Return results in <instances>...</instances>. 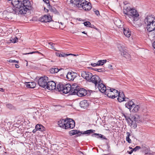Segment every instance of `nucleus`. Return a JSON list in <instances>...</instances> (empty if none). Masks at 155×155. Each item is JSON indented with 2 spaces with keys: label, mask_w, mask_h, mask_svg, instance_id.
<instances>
[{
  "label": "nucleus",
  "mask_w": 155,
  "mask_h": 155,
  "mask_svg": "<svg viewBox=\"0 0 155 155\" xmlns=\"http://www.w3.org/2000/svg\"><path fill=\"white\" fill-rule=\"evenodd\" d=\"M124 13L127 20H137L138 19L139 14L137 11L134 9H131L130 7H127L126 5L124 6Z\"/></svg>",
  "instance_id": "nucleus-1"
},
{
  "label": "nucleus",
  "mask_w": 155,
  "mask_h": 155,
  "mask_svg": "<svg viewBox=\"0 0 155 155\" xmlns=\"http://www.w3.org/2000/svg\"><path fill=\"white\" fill-rule=\"evenodd\" d=\"M107 93L105 95L112 99H114L117 97L116 93H118V91L116 89L113 88H110L108 87L107 89Z\"/></svg>",
  "instance_id": "nucleus-2"
},
{
  "label": "nucleus",
  "mask_w": 155,
  "mask_h": 155,
  "mask_svg": "<svg viewBox=\"0 0 155 155\" xmlns=\"http://www.w3.org/2000/svg\"><path fill=\"white\" fill-rule=\"evenodd\" d=\"M48 78L46 76L40 78L38 81V84L40 87L46 88L48 84Z\"/></svg>",
  "instance_id": "nucleus-3"
},
{
  "label": "nucleus",
  "mask_w": 155,
  "mask_h": 155,
  "mask_svg": "<svg viewBox=\"0 0 155 155\" xmlns=\"http://www.w3.org/2000/svg\"><path fill=\"white\" fill-rule=\"evenodd\" d=\"M30 9L27 7H24L21 5L18 8H15L14 11L16 14H26L27 12Z\"/></svg>",
  "instance_id": "nucleus-4"
},
{
  "label": "nucleus",
  "mask_w": 155,
  "mask_h": 155,
  "mask_svg": "<svg viewBox=\"0 0 155 155\" xmlns=\"http://www.w3.org/2000/svg\"><path fill=\"white\" fill-rule=\"evenodd\" d=\"M65 125V129H72L75 127V123L74 121L71 119H66Z\"/></svg>",
  "instance_id": "nucleus-5"
},
{
  "label": "nucleus",
  "mask_w": 155,
  "mask_h": 155,
  "mask_svg": "<svg viewBox=\"0 0 155 155\" xmlns=\"http://www.w3.org/2000/svg\"><path fill=\"white\" fill-rule=\"evenodd\" d=\"M86 0H71V3L73 4L77 7L81 8L82 5L86 2Z\"/></svg>",
  "instance_id": "nucleus-6"
},
{
  "label": "nucleus",
  "mask_w": 155,
  "mask_h": 155,
  "mask_svg": "<svg viewBox=\"0 0 155 155\" xmlns=\"http://www.w3.org/2000/svg\"><path fill=\"white\" fill-rule=\"evenodd\" d=\"M89 81L92 82L94 83L95 86H96L98 84H100L101 82V81L98 76L96 75H92L91 79H90Z\"/></svg>",
  "instance_id": "nucleus-7"
},
{
  "label": "nucleus",
  "mask_w": 155,
  "mask_h": 155,
  "mask_svg": "<svg viewBox=\"0 0 155 155\" xmlns=\"http://www.w3.org/2000/svg\"><path fill=\"white\" fill-rule=\"evenodd\" d=\"M74 92L75 93V95L76 94L80 97L84 96L87 94L86 90L84 88H81L79 89L78 88L77 91H76V92L75 91Z\"/></svg>",
  "instance_id": "nucleus-8"
},
{
  "label": "nucleus",
  "mask_w": 155,
  "mask_h": 155,
  "mask_svg": "<svg viewBox=\"0 0 155 155\" xmlns=\"http://www.w3.org/2000/svg\"><path fill=\"white\" fill-rule=\"evenodd\" d=\"M92 74L90 72L86 71H83L81 72V76L86 80L89 81L91 79Z\"/></svg>",
  "instance_id": "nucleus-9"
},
{
  "label": "nucleus",
  "mask_w": 155,
  "mask_h": 155,
  "mask_svg": "<svg viewBox=\"0 0 155 155\" xmlns=\"http://www.w3.org/2000/svg\"><path fill=\"white\" fill-rule=\"evenodd\" d=\"M155 17L153 15H147L144 19L145 23L147 25L153 22Z\"/></svg>",
  "instance_id": "nucleus-10"
},
{
  "label": "nucleus",
  "mask_w": 155,
  "mask_h": 155,
  "mask_svg": "<svg viewBox=\"0 0 155 155\" xmlns=\"http://www.w3.org/2000/svg\"><path fill=\"white\" fill-rule=\"evenodd\" d=\"M56 88V83L52 81H48L46 88L49 90H53Z\"/></svg>",
  "instance_id": "nucleus-11"
},
{
  "label": "nucleus",
  "mask_w": 155,
  "mask_h": 155,
  "mask_svg": "<svg viewBox=\"0 0 155 155\" xmlns=\"http://www.w3.org/2000/svg\"><path fill=\"white\" fill-rule=\"evenodd\" d=\"M116 95L117 97L118 96V97L117 98V100L119 102H121L124 101H126L125 100L126 98L125 97L124 94L123 92H118V93H117Z\"/></svg>",
  "instance_id": "nucleus-12"
},
{
  "label": "nucleus",
  "mask_w": 155,
  "mask_h": 155,
  "mask_svg": "<svg viewBox=\"0 0 155 155\" xmlns=\"http://www.w3.org/2000/svg\"><path fill=\"white\" fill-rule=\"evenodd\" d=\"M97 84L98 87L101 93H104L106 94L107 93L106 91L107 88H106L105 86L101 82L100 84Z\"/></svg>",
  "instance_id": "nucleus-13"
},
{
  "label": "nucleus",
  "mask_w": 155,
  "mask_h": 155,
  "mask_svg": "<svg viewBox=\"0 0 155 155\" xmlns=\"http://www.w3.org/2000/svg\"><path fill=\"white\" fill-rule=\"evenodd\" d=\"M91 3L88 1H86L84 4H83L81 7L83 10L86 11L90 10L91 8Z\"/></svg>",
  "instance_id": "nucleus-14"
},
{
  "label": "nucleus",
  "mask_w": 155,
  "mask_h": 155,
  "mask_svg": "<svg viewBox=\"0 0 155 155\" xmlns=\"http://www.w3.org/2000/svg\"><path fill=\"white\" fill-rule=\"evenodd\" d=\"M52 20L51 16L50 15H44L40 19V21L45 22H49Z\"/></svg>",
  "instance_id": "nucleus-15"
},
{
  "label": "nucleus",
  "mask_w": 155,
  "mask_h": 155,
  "mask_svg": "<svg viewBox=\"0 0 155 155\" xmlns=\"http://www.w3.org/2000/svg\"><path fill=\"white\" fill-rule=\"evenodd\" d=\"M76 76V73L74 72H69L67 74L66 78L69 81H73Z\"/></svg>",
  "instance_id": "nucleus-16"
},
{
  "label": "nucleus",
  "mask_w": 155,
  "mask_h": 155,
  "mask_svg": "<svg viewBox=\"0 0 155 155\" xmlns=\"http://www.w3.org/2000/svg\"><path fill=\"white\" fill-rule=\"evenodd\" d=\"M71 85L70 84H67L64 86L63 89L62 91L64 93L66 94L69 93L71 94Z\"/></svg>",
  "instance_id": "nucleus-17"
},
{
  "label": "nucleus",
  "mask_w": 155,
  "mask_h": 155,
  "mask_svg": "<svg viewBox=\"0 0 155 155\" xmlns=\"http://www.w3.org/2000/svg\"><path fill=\"white\" fill-rule=\"evenodd\" d=\"M135 103L132 101H129L125 104V107L130 110L133 108L134 106Z\"/></svg>",
  "instance_id": "nucleus-18"
},
{
  "label": "nucleus",
  "mask_w": 155,
  "mask_h": 155,
  "mask_svg": "<svg viewBox=\"0 0 155 155\" xmlns=\"http://www.w3.org/2000/svg\"><path fill=\"white\" fill-rule=\"evenodd\" d=\"M22 5L24 7H27L30 10L31 8V5L29 0H23Z\"/></svg>",
  "instance_id": "nucleus-19"
},
{
  "label": "nucleus",
  "mask_w": 155,
  "mask_h": 155,
  "mask_svg": "<svg viewBox=\"0 0 155 155\" xmlns=\"http://www.w3.org/2000/svg\"><path fill=\"white\" fill-rule=\"evenodd\" d=\"M12 1V3L14 6L15 7V8H18L19 6L22 5L21 2L19 0H11Z\"/></svg>",
  "instance_id": "nucleus-20"
},
{
  "label": "nucleus",
  "mask_w": 155,
  "mask_h": 155,
  "mask_svg": "<svg viewBox=\"0 0 155 155\" xmlns=\"http://www.w3.org/2000/svg\"><path fill=\"white\" fill-rule=\"evenodd\" d=\"M153 22L147 24L146 28L147 31L149 32L152 31L155 29V25Z\"/></svg>",
  "instance_id": "nucleus-21"
},
{
  "label": "nucleus",
  "mask_w": 155,
  "mask_h": 155,
  "mask_svg": "<svg viewBox=\"0 0 155 155\" xmlns=\"http://www.w3.org/2000/svg\"><path fill=\"white\" fill-rule=\"evenodd\" d=\"M141 151L145 153V154H148V151H149L150 148L147 147L145 144H143L141 146Z\"/></svg>",
  "instance_id": "nucleus-22"
},
{
  "label": "nucleus",
  "mask_w": 155,
  "mask_h": 155,
  "mask_svg": "<svg viewBox=\"0 0 155 155\" xmlns=\"http://www.w3.org/2000/svg\"><path fill=\"white\" fill-rule=\"evenodd\" d=\"M71 94L75 95V93L74 92L75 91L76 92V91H77L78 88L77 84H74L71 85Z\"/></svg>",
  "instance_id": "nucleus-23"
},
{
  "label": "nucleus",
  "mask_w": 155,
  "mask_h": 155,
  "mask_svg": "<svg viewBox=\"0 0 155 155\" xmlns=\"http://www.w3.org/2000/svg\"><path fill=\"white\" fill-rule=\"evenodd\" d=\"M80 105L81 107L85 108L88 106L89 103L87 100H84L80 102Z\"/></svg>",
  "instance_id": "nucleus-24"
},
{
  "label": "nucleus",
  "mask_w": 155,
  "mask_h": 155,
  "mask_svg": "<svg viewBox=\"0 0 155 155\" xmlns=\"http://www.w3.org/2000/svg\"><path fill=\"white\" fill-rule=\"evenodd\" d=\"M25 84L28 88H34L36 86V83L34 82H25Z\"/></svg>",
  "instance_id": "nucleus-25"
},
{
  "label": "nucleus",
  "mask_w": 155,
  "mask_h": 155,
  "mask_svg": "<svg viewBox=\"0 0 155 155\" xmlns=\"http://www.w3.org/2000/svg\"><path fill=\"white\" fill-rule=\"evenodd\" d=\"M123 32L124 35L127 37H129L131 34V32L129 28H124Z\"/></svg>",
  "instance_id": "nucleus-26"
},
{
  "label": "nucleus",
  "mask_w": 155,
  "mask_h": 155,
  "mask_svg": "<svg viewBox=\"0 0 155 155\" xmlns=\"http://www.w3.org/2000/svg\"><path fill=\"white\" fill-rule=\"evenodd\" d=\"M121 54L122 55L125 57L129 61H130L131 60L130 55L125 51H124L122 52H121Z\"/></svg>",
  "instance_id": "nucleus-27"
},
{
  "label": "nucleus",
  "mask_w": 155,
  "mask_h": 155,
  "mask_svg": "<svg viewBox=\"0 0 155 155\" xmlns=\"http://www.w3.org/2000/svg\"><path fill=\"white\" fill-rule=\"evenodd\" d=\"M65 122L66 121L65 119H62L58 121V124L60 127L63 128H64Z\"/></svg>",
  "instance_id": "nucleus-28"
},
{
  "label": "nucleus",
  "mask_w": 155,
  "mask_h": 155,
  "mask_svg": "<svg viewBox=\"0 0 155 155\" xmlns=\"http://www.w3.org/2000/svg\"><path fill=\"white\" fill-rule=\"evenodd\" d=\"M134 24V26L136 27H140L141 26L142 24L141 23V20H139V19L137 20H132Z\"/></svg>",
  "instance_id": "nucleus-29"
},
{
  "label": "nucleus",
  "mask_w": 155,
  "mask_h": 155,
  "mask_svg": "<svg viewBox=\"0 0 155 155\" xmlns=\"http://www.w3.org/2000/svg\"><path fill=\"white\" fill-rule=\"evenodd\" d=\"M138 117V115L136 114L133 115L130 118V119L132 122V124L131 125H132V124L134 122L136 123V121L138 120V118H137Z\"/></svg>",
  "instance_id": "nucleus-30"
},
{
  "label": "nucleus",
  "mask_w": 155,
  "mask_h": 155,
  "mask_svg": "<svg viewBox=\"0 0 155 155\" xmlns=\"http://www.w3.org/2000/svg\"><path fill=\"white\" fill-rule=\"evenodd\" d=\"M64 85L62 83H59L57 85L56 89L59 91H62Z\"/></svg>",
  "instance_id": "nucleus-31"
},
{
  "label": "nucleus",
  "mask_w": 155,
  "mask_h": 155,
  "mask_svg": "<svg viewBox=\"0 0 155 155\" xmlns=\"http://www.w3.org/2000/svg\"><path fill=\"white\" fill-rule=\"evenodd\" d=\"M114 23L117 26H120L121 25V21L118 18H116L114 19Z\"/></svg>",
  "instance_id": "nucleus-32"
},
{
  "label": "nucleus",
  "mask_w": 155,
  "mask_h": 155,
  "mask_svg": "<svg viewBox=\"0 0 155 155\" xmlns=\"http://www.w3.org/2000/svg\"><path fill=\"white\" fill-rule=\"evenodd\" d=\"M35 128L36 130L40 131H43L44 130L45 128L42 125L38 124L36 125Z\"/></svg>",
  "instance_id": "nucleus-33"
},
{
  "label": "nucleus",
  "mask_w": 155,
  "mask_h": 155,
  "mask_svg": "<svg viewBox=\"0 0 155 155\" xmlns=\"http://www.w3.org/2000/svg\"><path fill=\"white\" fill-rule=\"evenodd\" d=\"M80 133V132L78 131L77 130H72L69 132V134L71 136L73 135L77 134H78V136H80L81 135L80 134H79Z\"/></svg>",
  "instance_id": "nucleus-34"
},
{
  "label": "nucleus",
  "mask_w": 155,
  "mask_h": 155,
  "mask_svg": "<svg viewBox=\"0 0 155 155\" xmlns=\"http://www.w3.org/2000/svg\"><path fill=\"white\" fill-rule=\"evenodd\" d=\"M95 130H89L85 131H84V132L83 133L80 134V135L81 134H87L88 135H89L91 133H94L95 132Z\"/></svg>",
  "instance_id": "nucleus-35"
},
{
  "label": "nucleus",
  "mask_w": 155,
  "mask_h": 155,
  "mask_svg": "<svg viewBox=\"0 0 155 155\" xmlns=\"http://www.w3.org/2000/svg\"><path fill=\"white\" fill-rule=\"evenodd\" d=\"M140 106L137 105H135L134 104V107H133V109L132 110V111L133 112H137L139 109H140Z\"/></svg>",
  "instance_id": "nucleus-36"
},
{
  "label": "nucleus",
  "mask_w": 155,
  "mask_h": 155,
  "mask_svg": "<svg viewBox=\"0 0 155 155\" xmlns=\"http://www.w3.org/2000/svg\"><path fill=\"white\" fill-rule=\"evenodd\" d=\"M127 137L126 138V141L129 143H130L131 142V140L130 138V133L128 132L126 133Z\"/></svg>",
  "instance_id": "nucleus-37"
},
{
  "label": "nucleus",
  "mask_w": 155,
  "mask_h": 155,
  "mask_svg": "<svg viewBox=\"0 0 155 155\" xmlns=\"http://www.w3.org/2000/svg\"><path fill=\"white\" fill-rule=\"evenodd\" d=\"M106 62V60H99L97 62V64L98 66L102 65L104 63H105Z\"/></svg>",
  "instance_id": "nucleus-38"
},
{
  "label": "nucleus",
  "mask_w": 155,
  "mask_h": 155,
  "mask_svg": "<svg viewBox=\"0 0 155 155\" xmlns=\"http://www.w3.org/2000/svg\"><path fill=\"white\" fill-rule=\"evenodd\" d=\"M48 8H49V10L52 12H53L55 13L56 12H57V11L56 9L52 7L50 4H49L48 5Z\"/></svg>",
  "instance_id": "nucleus-39"
},
{
  "label": "nucleus",
  "mask_w": 155,
  "mask_h": 155,
  "mask_svg": "<svg viewBox=\"0 0 155 155\" xmlns=\"http://www.w3.org/2000/svg\"><path fill=\"white\" fill-rule=\"evenodd\" d=\"M18 38L16 36L12 37L11 38L10 41L12 43H15L18 41Z\"/></svg>",
  "instance_id": "nucleus-40"
},
{
  "label": "nucleus",
  "mask_w": 155,
  "mask_h": 155,
  "mask_svg": "<svg viewBox=\"0 0 155 155\" xmlns=\"http://www.w3.org/2000/svg\"><path fill=\"white\" fill-rule=\"evenodd\" d=\"M117 48L119 51L121 53L124 51H125L124 48H123V47L120 44L118 45Z\"/></svg>",
  "instance_id": "nucleus-41"
},
{
  "label": "nucleus",
  "mask_w": 155,
  "mask_h": 155,
  "mask_svg": "<svg viewBox=\"0 0 155 155\" xmlns=\"http://www.w3.org/2000/svg\"><path fill=\"white\" fill-rule=\"evenodd\" d=\"M48 47L50 48L51 49H53L55 50V51H57L56 50L55 48H54V43L50 42L48 43Z\"/></svg>",
  "instance_id": "nucleus-42"
},
{
  "label": "nucleus",
  "mask_w": 155,
  "mask_h": 155,
  "mask_svg": "<svg viewBox=\"0 0 155 155\" xmlns=\"http://www.w3.org/2000/svg\"><path fill=\"white\" fill-rule=\"evenodd\" d=\"M6 107L9 109H14V107L11 104H8L6 105Z\"/></svg>",
  "instance_id": "nucleus-43"
},
{
  "label": "nucleus",
  "mask_w": 155,
  "mask_h": 155,
  "mask_svg": "<svg viewBox=\"0 0 155 155\" xmlns=\"http://www.w3.org/2000/svg\"><path fill=\"white\" fill-rule=\"evenodd\" d=\"M83 24H84V25L87 27H92V26H91L90 25H91V24L90 22L89 21H86L85 22L83 23Z\"/></svg>",
  "instance_id": "nucleus-44"
},
{
  "label": "nucleus",
  "mask_w": 155,
  "mask_h": 155,
  "mask_svg": "<svg viewBox=\"0 0 155 155\" xmlns=\"http://www.w3.org/2000/svg\"><path fill=\"white\" fill-rule=\"evenodd\" d=\"M70 55H72V54H66L64 53H62L61 54L60 57H65Z\"/></svg>",
  "instance_id": "nucleus-45"
},
{
  "label": "nucleus",
  "mask_w": 155,
  "mask_h": 155,
  "mask_svg": "<svg viewBox=\"0 0 155 155\" xmlns=\"http://www.w3.org/2000/svg\"><path fill=\"white\" fill-rule=\"evenodd\" d=\"M7 61L12 63H15L16 64H18V61L15 60H13L12 59H9Z\"/></svg>",
  "instance_id": "nucleus-46"
},
{
  "label": "nucleus",
  "mask_w": 155,
  "mask_h": 155,
  "mask_svg": "<svg viewBox=\"0 0 155 155\" xmlns=\"http://www.w3.org/2000/svg\"><path fill=\"white\" fill-rule=\"evenodd\" d=\"M91 136L93 137H96L97 138H99V134L94 133L92 134Z\"/></svg>",
  "instance_id": "nucleus-47"
},
{
  "label": "nucleus",
  "mask_w": 155,
  "mask_h": 155,
  "mask_svg": "<svg viewBox=\"0 0 155 155\" xmlns=\"http://www.w3.org/2000/svg\"><path fill=\"white\" fill-rule=\"evenodd\" d=\"M140 149V146H136L133 149V150H134V151L136 152L137 150H139Z\"/></svg>",
  "instance_id": "nucleus-48"
},
{
  "label": "nucleus",
  "mask_w": 155,
  "mask_h": 155,
  "mask_svg": "<svg viewBox=\"0 0 155 155\" xmlns=\"http://www.w3.org/2000/svg\"><path fill=\"white\" fill-rule=\"evenodd\" d=\"M53 68L54 70V71L55 73H57L60 70H61L62 69V68L60 69H59L58 68Z\"/></svg>",
  "instance_id": "nucleus-49"
},
{
  "label": "nucleus",
  "mask_w": 155,
  "mask_h": 155,
  "mask_svg": "<svg viewBox=\"0 0 155 155\" xmlns=\"http://www.w3.org/2000/svg\"><path fill=\"white\" fill-rule=\"evenodd\" d=\"M11 14L10 13H8L7 16H6V18H7L8 19H11V18H11V17H10Z\"/></svg>",
  "instance_id": "nucleus-50"
},
{
  "label": "nucleus",
  "mask_w": 155,
  "mask_h": 155,
  "mask_svg": "<svg viewBox=\"0 0 155 155\" xmlns=\"http://www.w3.org/2000/svg\"><path fill=\"white\" fill-rule=\"evenodd\" d=\"M91 65L93 67H95V66H98V65L97 64V63H91Z\"/></svg>",
  "instance_id": "nucleus-51"
},
{
  "label": "nucleus",
  "mask_w": 155,
  "mask_h": 155,
  "mask_svg": "<svg viewBox=\"0 0 155 155\" xmlns=\"http://www.w3.org/2000/svg\"><path fill=\"white\" fill-rule=\"evenodd\" d=\"M104 70L103 68H99L97 70V71L99 72H104Z\"/></svg>",
  "instance_id": "nucleus-52"
},
{
  "label": "nucleus",
  "mask_w": 155,
  "mask_h": 155,
  "mask_svg": "<svg viewBox=\"0 0 155 155\" xmlns=\"http://www.w3.org/2000/svg\"><path fill=\"white\" fill-rule=\"evenodd\" d=\"M43 1L45 2L48 5L49 4H50L49 1V0H43Z\"/></svg>",
  "instance_id": "nucleus-53"
},
{
  "label": "nucleus",
  "mask_w": 155,
  "mask_h": 155,
  "mask_svg": "<svg viewBox=\"0 0 155 155\" xmlns=\"http://www.w3.org/2000/svg\"><path fill=\"white\" fill-rule=\"evenodd\" d=\"M148 152V154H149L150 155H154L155 153V152H153L152 151H150V150Z\"/></svg>",
  "instance_id": "nucleus-54"
},
{
  "label": "nucleus",
  "mask_w": 155,
  "mask_h": 155,
  "mask_svg": "<svg viewBox=\"0 0 155 155\" xmlns=\"http://www.w3.org/2000/svg\"><path fill=\"white\" fill-rule=\"evenodd\" d=\"M95 14L98 16L100 15L99 12L98 10L94 11Z\"/></svg>",
  "instance_id": "nucleus-55"
},
{
  "label": "nucleus",
  "mask_w": 155,
  "mask_h": 155,
  "mask_svg": "<svg viewBox=\"0 0 155 155\" xmlns=\"http://www.w3.org/2000/svg\"><path fill=\"white\" fill-rule=\"evenodd\" d=\"M50 72L52 74L55 73L54 71V70L53 68H52L51 69H50Z\"/></svg>",
  "instance_id": "nucleus-56"
},
{
  "label": "nucleus",
  "mask_w": 155,
  "mask_h": 155,
  "mask_svg": "<svg viewBox=\"0 0 155 155\" xmlns=\"http://www.w3.org/2000/svg\"><path fill=\"white\" fill-rule=\"evenodd\" d=\"M55 54L57 56L59 57H60L61 53H60L58 52H56L55 53Z\"/></svg>",
  "instance_id": "nucleus-57"
},
{
  "label": "nucleus",
  "mask_w": 155,
  "mask_h": 155,
  "mask_svg": "<svg viewBox=\"0 0 155 155\" xmlns=\"http://www.w3.org/2000/svg\"><path fill=\"white\" fill-rule=\"evenodd\" d=\"M133 151H134V150H133V149H132V150H131L130 151H127V153H128L129 154H130L133 153Z\"/></svg>",
  "instance_id": "nucleus-58"
},
{
  "label": "nucleus",
  "mask_w": 155,
  "mask_h": 155,
  "mask_svg": "<svg viewBox=\"0 0 155 155\" xmlns=\"http://www.w3.org/2000/svg\"><path fill=\"white\" fill-rule=\"evenodd\" d=\"M44 10L46 12H48V10L45 7H44Z\"/></svg>",
  "instance_id": "nucleus-59"
},
{
  "label": "nucleus",
  "mask_w": 155,
  "mask_h": 155,
  "mask_svg": "<svg viewBox=\"0 0 155 155\" xmlns=\"http://www.w3.org/2000/svg\"><path fill=\"white\" fill-rule=\"evenodd\" d=\"M15 66L16 68H18L19 67V66L18 64H15Z\"/></svg>",
  "instance_id": "nucleus-60"
},
{
  "label": "nucleus",
  "mask_w": 155,
  "mask_h": 155,
  "mask_svg": "<svg viewBox=\"0 0 155 155\" xmlns=\"http://www.w3.org/2000/svg\"><path fill=\"white\" fill-rule=\"evenodd\" d=\"M112 66L111 65H109L108 67V68L110 69H112Z\"/></svg>",
  "instance_id": "nucleus-61"
},
{
  "label": "nucleus",
  "mask_w": 155,
  "mask_h": 155,
  "mask_svg": "<svg viewBox=\"0 0 155 155\" xmlns=\"http://www.w3.org/2000/svg\"><path fill=\"white\" fill-rule=\"evenodd\" d=\"M99 138H102L103 137V135L102 134H99Z\"/></svg>",
  "instance_id": "nucleus-62"
},
{
  "label": "nucleus",
  "mask_w": 155,
  "mask_h": 155,
  "mask_svg": "<svg viewBox=\"0 0 155 155\" xmlns=\"http://www.w3.org/2000/svg\"><path fill=\"white\" fill-rule=\"evenodd\" d=\"M36 130V129L35 128V129H34V130H33L32 131V132L33 133H35V132H36V130Z\"/></svg>",
  "instance_id": "nucleus-63"
},
{
  "label": "nucleus",
  "mask_w": 155,
  "mask_h": 155,
  "mask_svg": "<svg viewBox=\"0 0 155 155\" xmlns=\"http://www.w3.org/2000/svg\"><path fill=\"white\" fill-rule=\"evenodd\" d=\"M98 69H97V68H94L93 69V70L95 71H97V70H98Z\"/></svg>",
  "instance_id": "nucleus-64"
}]
</instances>
